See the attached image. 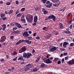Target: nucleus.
<instances>
[{"label": "nucleus", "instance_id": "nucleus-1", "mask_svg": "<svg viewBox=\"0 0 74 74\" xmlns=\"http://www.w3.org/2000/svg\"><path fill=\"white\" fill-rule=\"evenodd\" d=\"M28 17H26V19L28 22L29 23H32V21L33 20V17L32 15L28 14Z\"/></svg>", "mask_w": 74, "mask_h": 74}, {"label": "nucleus", "instance_id": "nucleus-2", "mask_svg": "<svg viewBox=\"0 0 74 74\" xmlns=\"http://www.w3.org/2000/svg\"><path fill=\"white\" fill-rule=\"evenodd\" d=\"M32 55V54L29 52L27 53L24 52L23 53V56L24 58H29Z\"/></svg>", "mask_w": 74, "mask_h": 74}, {"label": "nucleus", "instance_id": "nucleus-3", "mask_svg": "<svg viewBox=\"0 0 74 74\" xmlns=\"http://www.w3.org/2000/svg\"><path fill=\"white\" fill-rule=\"evenodd\" d=\"M55 50H56V47H52V46H51L49 50V52H54Z\"/></svg>", "mask_w": 74, "mask_h": 74}, {"label": "nucleus", "instance_id": "nucleus-4", "mask_svg": "<svg viewBox=\"0 0 74 74\" xmlns=\"http://www.w3.org/2000/svg\"><path fill=\"white\" fill-rule=\"evenodd\" d=\"M48 19H53V21H55V19H56V17L53 15H50L48 17Z\"/></svg>", "mask_w": 74, "mask_h": 74}, {"label": "nucleus", "instance_id": "nucleus-5", "mask_svg": "<svg viewBox=\"0 0 74 74\" xmlns=\"http://www.w3.org/2000/svg\"><path fill=\"white\" fill-rule=\"evenodd\" d=\"M26 47H23L19 51V53H22V52H25L26 50Z\"/></svg>", "mask_w": 74, "mask_h": 74}, {"label": "nucleus", "instance_id": "nucleus-6", "mask_svg": "<svg viewBox=\"0 0 74 74\" xmlns=\"http://www.w3.org/2000/svg\"><path fill=\"white\" fill-rule=\"evenodd\" d=\"M44 62L45 63L48 64L52 63V61H51L49 58L47 59L46 58H45L44 59Z\"/></svg>", "mask_w": 74, "mask_h": 74}, {"label": "nucleus", "instance_id": "nucleus-7", "mask_svg": "<svg viewBox=\"0 0 74 74\" xmlns=\"http://www.w3.org/2000/svg\"><path fill=\"white\" fill-rule=\"evenodd\" d=\"M29 34L28 33V32H25L23 33V36L25 37V38H27V37L28 36H29Z\"/></svg>", "mask_w": 74, "mask_h": 74}, {"label": "nucleus", "instance_id": "nucleus-8", "mask_svg": "<svg viewBox=\"0 0 74 74\" xmlns=\"http://www.w3.org/2000/svg\"><path fill=\"white\" fill-rule=\"evenodd\" d=\"M59 29H63V28H64L63 24H62V23H60V22H59Z\"/></svg>", "mask_w": 74, "mask_h": 74}, {"label": "nucleus", "instance_id": "nucleus-9", "mask_svg": "<svg viewBox=\"0 0 74 74\" xmlns=\"http://www.w3.org/2000/svg\"><path fill=\"white\" fill-rule=\"evenodd\" d=\"M68 64H74V59H72V60H71L68 62Z\"/></svg>", "mask_w": 74, "mask_h": 74}, {"label": "nucleus", "instance_id": "nucleus-10", "mask_svg": "<svg viewBox=\"0 0 74 74\" xmlns=\"http://www.w3.org/2000/svg\"><path fill=\"white\" fill-rule=\"evenodd\" d=\"M56 7H58V6H59V5L60 4V2L59 1V0H56Z\"/></svg>", "mask_w": 74, "mask_h": 74}, {"label": "nucleus", "instance_id": "nucleus-11", "mask_svg": "<svg viewBox=\"0 0 74 74\" xmlns=\"http://www.w3.org/2000/svg\"><path fill=\"white\" fill-rule=\"evenodd\" d=\"M42 11L43 12L44 14H47L48 12V11H47V10L44 8L42 9Z\"/></svg>", "mask_w": 74, "mask_h": 74}, {"label": "nucleus", "instance_id": "nucleus-12", "mask_svg": "<svg viewBox=\"0 0 74 74\" xmlns=\"http://www.w3.org/2000/svg\"><path fill=\"white\" fill-rule=\"evenodd\" d=\"M25 41V40H20L19 41H18L16 44V45H18V44H21V42H24Z\"/></svg>", "mask_w": 74, "mask_h": 74}, {"label": "nucleus", "instance_id": "nucleus-13", "mask_svg": "<svg viewBox=\"0 0 74 74\" xmlns=\"http://www.w3.org/2000/svg\"><path fill=\"white\" fill-rule=\"evenodd\" d=\"M52 3H51L50 4H49V5H45V6L46 7H47V8H50L52 6Z\"/></svg>", "mask_w": 74, "mask_h": 74}, {"label": "nucleus", "instance_id": "nucleus-14", "mask_svg": "<svg viewBox=\"0 0 74 74\" xmlns=\"http://www.w3.org/2000/svg\"><path fill=\"white\" fill-rule=\"evenodd\" d=\"M1 39L2 41H4L6 39V37H5V36H3L2 37H1Z\"/></svg>", "mask_w": 74, "mask_h": 74}, {"label": "nucleus", "instance_id": "nucleus-15", "mask_svg": "<svg viewBox=\"0 0 74 74\" xmlns=\"http://www.w3.org/2000/svg\"><path fill=\"white\" fill-rule=\"evenodd\" d=\"M1 26L3 27V30H4L6 28V25L5 24H3V25H1Z\"/></svg>", "mask_w": 74, "mask_h": 74}, {"label": "nucleus", "instance_id": "nucleus-16", "mask_svg": "<svg viewBox=\"0 0 74 74\" xmlns=\"http://www.w3.org/2000/svg\"><path fill=\"white\" fill-rule=\"evenodd\" d=\"M37 16H34V22H37Z\"/></svg>", "mask_w": 74, "mask_h": 74}, {"label": "nucleus", "instance_id": "nucleus-17", "mask_svg": "<svg viewBox=\"0 0 74 74\" xmlns=\"http://www.w3.org/2000/svg\"><path fill=\"white\" fill-rule=\"evenodd\" d=\"M68 44H69V43L66 42H63V46H66Z\"/></svg>", "mask_w": 74, "mask_h": 74}, {"label": "nucleus", "instance_id": "nucleus-18", "mask_svg": "<svg viewBox=\"0 0 74 74\" xmlns=\"http://www.w3.org/2000/svg\"><path fill=\"white\" fill-rule=\"evenodd\" d=\"M51 1H52V2H53L54 3H53V5L54 7H56V0H51Z\"/></svg>", "mask_w": 74, "mask_h": 74}, {"label": "nucleus", "instance_id": "nucleus-19", "mask_svg": "<svg viewBox=\"0 0 74 74\" xmlns=\"http://www.w3.org/2000/svg\"><path fill=\"white\" fill-rule=\"evenodd\" d=\"M40 60V56L38 57L37 58L36 60L35 61L36 63H37L39 62V60Z\"/></svg>", "mask_w": 74, "mask_h": 74}, {"label": "nucleus", "instance_id": "nucleus-20", "mask_svg": "<svg viewBox=\"0 0 74 74\" xmlns=\"http://www.w3.org/2000/svg\"><path fill=\"white\" fill-rule=\"evenodd\" d=\"M21 21L22 22H23V23H26V21L25 19L23 18H21Z\"/></svg>", "mask_w": 74, "mask_h": 74}, {"label": "nucleus", "instance_id": "nucleus-21", "mask_svg": "<svg viewBox=\"0 0 74 74\" xmlns=\"http://www.w3.org/2000/svg\"><path fill=\"white\" fill-rule=\"evenodd\" d=\"M13 13V10H10L8 14L9 15H10V14H12Z\"/></svg>", "mask_w": 74, "mask_h": 74}, {"label": "nucleus", "instance_id": "nucleus-22", "mask_svg": "<svg viewBox=\"0 0 74 74\" xmlns=\"http://www.w3.org/2000/svg\"><path fill=\"white\" fill-rule=\"evenodd\" d=\"M36 11H40V8L39 7H36L35 9Z\"/></svg>", "mask_w": 74, "mask_h": 74}, {"label": "nucleus", "instance_id": "nucleus-23", "mask_svg": "<svg viewBox=\"0 0 74 74\" xmlns=\"http://www.w3.org/2000/svg\"><path fill=\"white\" fill-rule=\"evenodd\" d=\"M32 65L30 64H29L26 65V67H28L29 68H30L32 67Z\"/></svg>", "mask_w": 74, "mask_h": 74}, {"label": "nucleus", "instance_id": "nucleus-24", "mask_svg": "<svg viewBox=\"0 0 74 74\" xmlns=\"http://www.w3.org/2000/svg\"><path fill=\"white\" fill-rule=\"evenodd\" d=\"M38 70V69L36 68H35L32 71L33 72H36V71H37Z\"/></svg>", "mask_w": 74, "mask_h": 74}, {"label": "nucleus", "instance_id": "nucleus-25", "mask_svg": "<svg viewBox=\"0 0 74 74\" xmlns=\"http://www.w3.org/2000/svg\"><path fill=\"white\" fill-rule=\"evenodd\" d=\"M16 26L18 27V28H21V27H22V25L19 23H18Z\"/></svg>", "mask_w": 74, "mask_h": 74}, {"label": "nucleus", "instance_id": "nucleus-26", "mask_svg": "<svg viewBox=\"0 0 74 74\" xmlns=\"http://www.w3.org/2000/svg\"><path fill=\"white\" fill-rule=\"evenodd\" d=\"M51 36V35L49 34L47 35V36H46L45 38L46 39H48Z\"/></svg>", "mask_w": 74, "mask_h": 74}, {"label": "nucleus", "instance_id": "nucleus-27", "mask_svg": "<svg viewBox=\"0 0 74 74\" xmlns=\"http://www.w3.org/2000/svg\"><path fill=\"white\" fill-rule=\"evenodd\" d=\"M23 56H21L19 57V58H18V60H23Z\"/></svg>", "mask_w": 74, "mask_h": 74}, {"label": "nucleus", "instance_id": "nucleus-28", "mask_svg": "<svg viewBox=\"0 0 74 74\" xmlns=\"http://www.w3.org/2000/svg\"><path fill=\"white\" fill-rule=\"evenodd\" d=\"M21 15H22V14L21 13H18L16 16V17L17 18H18V17H19L20 16H21Z\"/></svg>", "mask_w": 74, "mask_h": 74}, {"label": "nucleus", "instance_id": "nucleus-29", "mask_svg": "<svg viewBox=\"0 0 74 74\" xmlns=\"http://www.w3.org/2000/svg\"><path fill=\"white\" fill-rule=\"evenodd\" d=\"M45 64L44 63H42L41 64V67H45Z\"/></svg>", "mask_w": 74, "mask_h": 74}, {"label": "nucleus", "instance_id": "nucleus-30", "mask_svg": "<svg viewBox=\"0 0 74 74\" xmlns=\"http://www.w3.org/2000/svg\"><path fill=\"white\" fill-rule=\"evenodd\" d=\"M65 33H67V34H69V33H71V32L69 31H65Z\"/></svg>", "mask_w": 74, "mask_h": 74}, {"label": "nucleus", "instance_id": "nucleus-31", "mask_svg": "<svg viewBox=\"0 0 74 74\" xmlns=\"http://www.w3.org/2000/svg\"><path fill=\"white\" fill-rule=\"evenodd\" d=\"M5 15V14L2 13L1 15V17H3Z\"/></svg>", "mask_w": 74, "mask_h": 74}, {"label": "nucleus", "instance_id": "nucleus-32", "mask_svg": "<svg viewBox=\"0 0 74 74\" xmlns=\"http://www.w3.org/2000/svg\"><path fill=\"white\" fill-rule=\"evenodd\" d=\"M72 21H73V18L72 20H71L70 21H69V25H71V23H72Z\"/></svg>", "mask_w": 74, "mask_h": 74}, {"label": "nucleus", "instance_id": "nucleus-33", "mask_svg": "<svg viewBox=\"0 0 74 74\" xmlns=\"http://www.w3.org/2000/svg\"><path fill=\"white\" fill-rule=\"evenodd\" d=\"M19 12V10H17L16 11V13H15V15H17V14H18V13Z\"/></svg>", "mask_w": 74, "mask_h": 74}, {"label": "nucleus", "instance_id": "nucleus-34", "mask_svg": "<svg viewBox=\"0 0 74 74\" xmlns=\"http://www.w3.org/2000/svg\"><path fill=\"white\" fill-rule=\"evenodd\" d=\"M74 44L73 43H70V46L71 47H73V46H74Z\"/></svg>", "mask_w": 74, "mask_h": 74}, {"label": "nucleus", "instance_id": "nucleus-35", "mask_svg": "<svg viewBox=\"0 0 74 74\" xmlns=\"http://www.w3.org/2000/svg\"><path fill=\"white\" fill-rule=\"evenodd\" d=\"M6 4L7 5H10V4H11V3L10 2H8L6 3Z\"/></svg>", "mask_w": 74, "mask_h": 74}, {"label": "nucleus", "instance_id": "nucleus-36", "mask_svg": "<svg viewBox=\"0 0 74 74\" xmlns=\"http://www.w3.org/2000/svg\"><path fill=\"white\" fill-rule=\"evenodd\" d=\"M26 38H28L29 40H31L32 38V37L31 36H29V37L28 36Z\"/></svg>", "mask_w": 74, "mask_h": 74}, {"label": "nucleus", "instance_id": "nucleus-37", "mask_svg": "<svg viewBox=\"0 0 74 74\" xmlns=\"http://www.w3.org/2000/svg\"><path fill=\"white\" fill-rule=\"evenodd\" d=\"M14 23L15 25H16V26L18 25V24L19 23H18L17 22H16V21H14Z\"/></svg>", "mask_w": 74, "mask_h": 74}, {"label": "nucleus", "instance_id": "nucleus-38", "mask_svg": "<svg viewBox=\"0 0 74 74\" xmlns=\"http://www.w3.org/2000/svg\"><path fill=\"white\" fill-rule=\"evenodd\" d=\"M29 40L27 39H26V40H25V42H26V43H27V44L28 43V42H29Z\"/></svg>", "mask_w": 74, "mask_h": 74}, {"label": "nucleus", "instance_id": "nucleus-39", "mask_svg": "<svg viewBox=\"0 0 74 74\" xmlns=\"http://www.w3.org/2000/svg\"><path fill=\"white\" fill-rule=\"evenodd\" d=\"M15 33H16V34H18V33H19L20 32L18 30H17L15 32Z\"/></svg>", "mask_w": 74, "mask_h": 74}, {"label": "nucleus", "instance_id": "nucleus-40", "mask_svg": "<svg viewBox=\"0 0 74 74\" xmlns=\"http://www.w3.org/2000/svg\"><path fill=\"white\" fill-rule=\"evenodd\" d=\"M47 0H42L43 3L44 4H45L46 3V1H47Z\"/></svg>", "mask_w": 74, "mask_h": 74}, {"label": "nucleus", "instance_id": "nucleus-41", "mask_svg": "<svg viewBox=\"0 0 74 74\" xmlns=\"http://www.w3.org/2000/svg\"><path fill=\"white\" fill-rule=\"evenodd\" d=\"M36 40H40V37H39L38 36L36 38Z\"/></svg>", "mask_w": 74, "mask_h": 74}, {"label": "nucleus", "instance_id": "nucleus-42", "mask_svg": "<svg viewBox=\"0 0 74 74\" xmlns=\"http://www.w3.org/2000/svg\"><path fill=\"white\" fill-rule=\"evenodd\" d=\"M29 67H27L25 68V70L26 71H28L29 70Z\"/></svg>", "mask_w": 74, "mask_h": 74}, {"label": "nucleus", "instance_id": "nucleus-43", "mask_svg": "<svg viewBox=\"0 0 74 74\" xmlns=\"http://www.w3.org/2000/svg\"><path fill=\"white\" fill-rule=\"evenodd\" d=\"M64 58H63L62 60V63H64Z\"/></svg>", "mask_w": 74, "mask_h": 74}, {"label": "nucleus", "instance_id": "nucleus-44", "mask_svg": "<svg viewBox=\"0 0 74 74\" xmlns=\"http://www.w3.org/2000/svg\"><path fill=\"white\" fill-rule=\"evenodd\" d=\"M25 10V8H23L21 10V11H24Z\"/></svg>", "mask_w": 74, "mask_h": 74}, {"label": "nucleus", "instance_id": "nucleus-45", "mask_svg": "<svg viewBox=\"0 0 74 74\" xmlns=\"http://www.w3.org/2000/svg\"><path fill=\"white\" fill-rule=\"evenodd\" d=\"M7 19V17H5L2 18V19L3 21H5V19Z\"/></svg>", "mask_w": 74, "mask_h": 74}, {"label": "nucleus", "instance_id": "nucleus-46", "mask_svg": "<svg viewBox=\"0 0 74 74\" xmlns=\"http://www.w3.org/2000/svg\"><path fill=\"white\" fill-rule=\"evenodd\" d=\"M10 25L11 26H14V22L11 23L10 24Z\"/></svg>", "mask_w": 74, "mask_h": 74}, {"label": "nucleus", "instance_id": "nucleus-47", "mask_svg": "<svg viewBox=\"0 0 74 74\" xmlns=\"http://www.w3.org/2000/svg\"><path fill=\"white\" fill-rule=\"evenodd\" d=\"M69 59V56H67L65 58V60H66Z\"/></svg>", "mask_w": 74, "mask_h": 74}, {"label": "nucleus", "instance_id": "nucleus-48", "mask_svg": "<svg viewBox=\"0 0 74 74\" xmlns=\"http://www.w3.org/2000/svg\"><path fill=\"white\" fill-rule=\"evenodd\" d=\"M73 24H71L70 26L69 27V28L70 29H72V27H73Z\"/></svg>", "mask_w": 74, "mask_h": 74}, {"label": "nucleus", "instance_id": "nucleus-49", "mask_svg": "<svg viewBox=\"0 0 74 74\" xmlns=\"http://www.w3.org/2000/svg\"><path fill=\"white\" fill-rule=\"evenodd\" d=\"M60 63H61V61H58L57 62V64H60Z\"/></svg>", "mask_w": 74, "mask_h": 74}, {"label": "nucleus", "instance_id": "nucleus-50", "mask_svg": "<svg viewBox=\"0 0 74 74\" xmlns=\"http://www.w3.org/2000/svg\"><path fill=\"white\" fill-rule=\"evenodd\" d=\"M67 55V53L64 52L63 53V55H64V56H66V55Z\"/></svg>", "mask_w": 74, "mask_h": 74}, {"label": "nucleus", "instance_id": "nucleus-51", "mask_svg": "<svg viewBox=\"0 0 74 74\" xmlns=\"http://www.w3.org/2000/svg\"><path fill=\"white\" fill-rule=\"evenodd\" d=\"M36 23H34L32 24V25L36 26Z\"/></svg>", "mask_w": 74, "mask_h": 74}, {"label": "nucleus", "instance_id": "nucleus-52", "mask_svg": "<svg viewBox=\"0 0 74 74\" xmlns=\"http://www.w3.org/2000/svg\"><path fill=\"white\" fill-rule=\"evenodd\" d=\"M16 29H17V27H15L13 28V30H15Z\"/></svg>", "mask_w": 74, "mask_h": 74}, {"label": "nucleus", "instance_id": "nucleus-53", "mask_svg": "<svg viewBox=\"0 0 74 74\" xmlns=\"http://www.w3.org/2000/svg\"><path fill=\"white\" fill-rule=\"evenodd\" d=\"M10 38L11 40H12V39H13V38H14V36H11Z\"/></svg>", "mask_w": 74, "mask_h": 74}, {"label": "nucleus", "instance_id": "nucleus-54", "mask_svg": "<svg viewBox=\"0 0 74 74\" xmlns=\"http://www.w3.org/2000/svg\"><path fill=\"white\" fill-rule=\"evenodd\" d=\"M16 4H18L19 3V1H16Z\"/></svg>", "mask_w": 74, "mask_h": 74}, {"label": "nucleus", "instance_id": "nucleus-55", "mask_svg": "<svg viewBox=\"0 0 74 74\" xmlns=\"http://www.w3.org/2000/svg\"><path fill=\"white\" fill-rule=\"evenodd\" d=\"M16 58H17L16 57V58H14L13 59V60H14V61H15V60H16Z\"/></svg>", "mask_w": 74, "mask_h": 74}, {"label": "nucleus", "instance_id": "nucleus-56", "mask_svg": "<svg viewBox=\"0 0 74 74\" xmlns=\"http://www.w3.org/2000/svg\"><path fill=\"white\" fill-rule=\"evenodd\" d=\"M32 43V42L31 41H28V43H27V44H30Z\"/></svg>", "mask_w": 74, "mask_h": 74}, {"label": "nucleus", "instance_id": "nucleus-57", "mask_svg": "<svg viewBox=\"0 0 74 74\" xmlns=\"http://www.w3.org/2000/svg\"><path fill=\"white\" fill-rule=\"evenodd\" d=\"M16 54V52L15 51L14 52L13 54V55H15Z\"/></svg>", "mask_w": 74, "mask_h": 74}, {"label": "nucleus", "instance_id": "nucleus-58", "mask_svg": "<svg viewBox=\"0 0 74 74\" xmlns=\"http://www.w3.org/2000/svg\"><path fill=\"white\" fill-rule=\"evenodd\" d=\"M50 3V1H47L46 3V4H49Z\"/></svg>", "mask_w": 74, "mask_h": 74}, {"label": "nucleus", "instance_id": "nucleus-59", "mask_svg": "<svg viewBox=\"0 0 74 74\" xmlns=\"http://www.w3.org/2000/svg\"><path fill=\"white\" fill-rule=\"evenodd\" d=\"M65 10H66V8H64L62 9V12H64V11H65Z\"/></svg>", "mask_w": 74, "mask_h": 74}, {"label": "nucleus", "instance_id": "nucleus-60", "mask_svg": "<svg viewBox=\"0 0 74 74\" xmlns=\"http://www.w3.org/2000/svg\"><path fill=\"white\" fill-rule=\"evenodd\" d=\"M63 54L62 53L60 55V57H63Z\"/></svg>", "mask_w": 74, "mask_h": 74}, {"label": "nucleus", "instance_id": "nucleus-61", "mask_svg": "<svg viewBox=\"0 0 74 74\" xmlns=\"http://www.w3.org/2000/svg\"><path fill=\"white\" fill-rule=\"evenodd\" d=\"M70 14H71V13H69L67 15L68 16H70Z\"/></svg>", "mask_w": 74, "mask_h": 74}, {"label": "nucleus", "instance_id": "nucleus-62", "mask_svg": "<svg viewBox=\"0 0 74 74\" xmlns=\"http://www.w3.org/2000/svg\"><path fill=\"white\" fill-rule=\"evenodd\" d=\"M28 33H29V34H32V31H29L28 32Z\"/></svg>", "mask_w": 74, "mask_h": 74}, {"label": "nucleus", "instance_id": "nucleus-63", "mask_svg": "<svg viewBox=\"0 0 74 74\" xmlns=\"http://www.w3.org/2000/svg\"><path fill=\"white\" fill-rule=\"evenodd\" d=\"M5 74H10L9 72H6L5 73Z\"/></svg>", "mask_w": 74, "mask_h": 74}, {"label": "nucleus", "instance_id": "nucleus-64", "mask_svg": "<svg viewBox=\"0 0 74 74\" xmlns=\"http://www.w3.org/2000/svg\"><path fill=\"white\" fill-rule=\"evenodd\" d=\"M35 52V50L34 49H33L32 50V53H34V52Z\"/></svg>", "mask_w": 74, "mask_h": 74}]
</instances>
